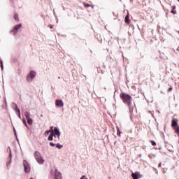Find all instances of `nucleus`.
<instances>
[{
    "mask_svg": "<svg viewBox=\"0 0 179 179\" xmlns=\"http://www.w3.org/2000/svg\"><path fill=\"white\" fill-rule=\"evenodd\" d=\"M120 96L122 102L128 106L129 111L131 113L133 112L134 108L131 106L132 97L131 95L125 94V92H122Z\"/></svg>",
    "mask_w": 179,
    "mask_h": 179,
    "instance_id": "obj_1",
    "label": "nucleus"
},
{
    "mask_svg": "<svg viewBox=\"0 0 179 179\" xmlns=\"http://www.w3.org/2000/svg\"><path fill=\"white\" fill-rule=\"evenodd\" d=\"M50 134V135L48 138V141H52L53 140V136L56 138V136H57V138L54 139L55 142H57L58 141H59V136L61 133L59 132L58 128L55 127V129L53 130V127H51L50 130L46 131L45 132V136L49 135Z\"/></svg>",
    "mask_w": 179,
    "mask_h": 179,
    "instance_id": "obj_2",
    "label": "nucleus"
},
{
    "mask_svg": "<svg viewBox=\"0 0 179 179\" xmlns=\"http://www.w3.org/2000/svg\"><path fill=\"white\" fill-rule=\"evenodd\" d=\"M34 157H35V159H36V162L38 163H39L40 164H42L44 163L45 161H44L43 158L42 157L40 152L36 151L34 153Z\"/></svg>",
    "mask_w": 179,
    "mask_h": 179,
    "instance_id": "obj_3",
    "label": "nucleus"
},
{
    "mask_svg": "<svg viewBox=\"0 0 179 179\" xmlns=\"http://www.w3.org/2000/svg\"><path fill=\"white\" fill-rule=\"evenodd\" d=\"M36 75V71H31L29 75L27 76V80L28 82L32 81V80L34 79Z\"/></svg>",
    "mask_w": 179,
    "mask_h": 179,
    "instance_id": "obj_4",
    "label": "nucleus"
},
{
    "mask_svg": "<svg viewBox=\"0 0 179 179\" xmlns=\"http://www.w3.org/2000/svg\"><path fill=\"white\" fill-rule=\"evenodd\" d=\"M24 171L26 173H29L31 171V166L27 161L23 162Z\"/></svg>",
    "mask_w": 179,
    "mask_h": 179,
    "instance_id": "obj_5",
    "label": "nucleus"
},
{
    "mask_svg": "<svg viewBox=\"0 0 179 179\" xmlns=\"http://www.w3.org/2000/svg\"><path fill=\"white\" fill-rule=\"evenodd\" d=\"M131 176L133 177V179H141V178L143 177V176L140 175V173L138 171H136L135 173H132Z\"/></svg>",
    "mask_w": 179,
    "mask_h": 179,
    "instance_id": "obj_6",
    "label": "nucleus"
},
{
    "mask_svg": "<svg viewBox=\"0 0 179 179\" xmlns=\"http://www.w3.org/2000/svg\"><path fill=\"white\" fill-rule=\"evenodd\" d=\"M178 120L177 118H174L172 120L171 122V127L172 128H177L178 127Z\"/></svg>",
    "mask_w": 179,
    "mask_h": 179,
    "instance_id": "obj_7",
    "label": "nucleus"
},
{
    "mask_svg": "<svg viewBox=\"0 0 179 179\" xmlns=\"http://www.w3.org/2000/svg\"><path fill=\"white\" fill-rule=\"evenodd\" d=\"M55 106L57 107H63V106H64L63 101H62V99H57L55 101Z\"/></svg>",
    "mask_w": 179,
    "mask_h": 179,
    "instance_id": "obj_8",
    "label": "nucleus"
},
{
    "mask_svg": "<svg viewBox=\"0 0 179 179\" xmlns=\"http://www.w3.org/2000/svg\"><path fill=\"white\" fill-rule=\"evenodd\" d=\"M55 179H62V173L57 169L55 170Z\"/></svg>",
    "mask_w": 179,
    "mask_h": 179,
    "instance_id": "obj_9",
    "label": "nucleus"
},
{
    "mask_svg": "<svg viewBox=\"0 0 179 179\" xmlns=\"http://www.w3.org/2000/svg\"><path fill=\"white\" fill-rule=\"evenodd\" d=\"M21 27H22V24H16V25L14 27L13 30L12 31V32H13L14 34H15L18 31L19 29L21 28Z\"/></svg>",
    "mask_w": 179,
    "mask_h": 179,
    "instance_id": "obj_10",
    "label": "nucleus"
},
{
    "mask_svg": "<svg viewBox=\"0 0 179 179\" xmlns=\"http://www.w3.org/2000/svg\"><path fill=\"white\" fill-rule=\"evenodd\" d=\"M124 21H125V23L127 24V25H129L130 23H131V21L129 20V15H126L125 18H124Z\"/></svg>",
    "mask_w": 179,
    "mask_h": 179,
    "instance_id": "obj_11",
    "label": "nucleus"
},
{
    "mask_svg": "<svg viewBox=\"0 0 179 179\" xmlns=\"http://www.w3.org/2000/svg\"><path fill=\"white\" fill-rule=\"evenodd\" d=\"M27 120L29 125H31V126L33 125L34 122H33L32 118L29 117L28 119H27Z\"/></svg>",
    "mask_w": 179,
    "mask_h": 179,
    "instance_id": "obj_12",
    "label": "nucleus"
},
{
    "mask_svg": "<svg viewBox=\"0 0 179 179\" xmlns=\"http://www.w3.org/2000/svg\"><path fill=\"white\" fill-rule=\"evenodd\" d=\"M24 115L25 116L26 120H27L28 118H30V115L28 111L24 112Z\"/></svg>",
    "mask_w": 179,
    "mask_h": 179,
    "instance_id": "obj_13",
    "label": "nucleus"
},
{
    "mask_svg": "<svg viewBox=\"0 0 179 179\" xmlns=\"http://www.w3.org/2000/svg\"><path fill=\"white\" fill-rule=\"evenodd\" d=\"M14 20H15V21H17V22L20 21L19 17H18V14L15 13V14L14 15Z\"/></svg>",
    "mask_w": 179,
    "mask_h": 179,
    "instance_id": "obj_14",
    "label": "nucleus"
},
{
    "mask_svg": "<svg viewBox=\"0 0 179 179\" xmlns=\"http://www.w3.org/2000/svg\"><path fill=\"white\" fill-rule=\"evenodd\" d=\"M176 134L179 136V126H177L175 129Z\"/></svg>",
    "mask_w": 179,
    "mask_h": 179,
    "instance_id": "obj_15",
    "label": "nucleus"
},
{
    "mask_svg": "<svg viewBox=\"0 0 179 179\" xmlns=\"http://www.w3.org/2000/svg\"><path fill=\"white\" fill-rule=\"evenodd\" d=\"M84 6H85V8L92 7V8H94V6H91V4H89V3H84Z\"/></svg>",
    "mask_w": 179,
    "mask_h": 179,
    "instance_id": "obj_16",
    "label": "nucleus"
},
{
    "mask_svg": "<svg viewBox=\"0 0 179 179\" xmlns=\"http://www.w3.org/2000/svg\"><path fill=\"white\" fill-rule=\"evenodd\" d=\"M117 135L118 136H121V131H120V129L118 127L117 128Z\"/></svg>",
    "mask_w": 179,
    "mask_h": 179,
    "instance_id": "obj_17",
    "label": "nucleus"
},
{
    "mask_svg": "<svg viewBox=\"0 0 179 179\" xmlns=\"http://www.w3.org/2000/svg\"><path fill=\"white\" fill-rule=\"evenodd\" d=\"M56 148H57L58 149H61L63 148V145L59 143H57L56 144Z\"/></svg>",
    "mask_w": 179,
    "mask_h": 179,
    "instance_id": "obj_18",
    "label": "nucleus"
},
{
    "mask_svg": "<svg viewBox=\"0 0 179 179\" xmlns=\"http://www.w3.org/2000/svg\"><path fill=\"white\" fill-rule=\"evenodd\" d=\"M23 123H24V125L27 128H28L27 123V121H26L25 119H23Z\"/></svg>",
    "mask_w": 179,
    "mask_h": 179,
    "instance_id": "obj_19",
    "label": "nucleus"
},
{
    "mask_svg": "<svg viewBox=\"0 0 179 179\" xmlns=\"http://www.w3.org/2000/svg\"><path fill=\"white\" fill-rule=\"evenodd\" d=\"M150 143H151V145L152 146H155L156 145V143L155 141H153V140H150Z\"/></svg>",
    "mask_w": 179,
    "mask_h": 179,
    "instance_id": "obj_20",
    "label": "nucleus"
},
{
    "mask_svg": "<svg viewBox=\"0 0 179 179\" xmlns=\"http://www.w3.org/2000/svg\"><path fill=\"white\" fill-rule=\"evenodd\" d=\"M173 90V87H170L169 89L168 90V92H171Z\"/></svg>",
    "mask_w": 179,
    "mask_h": 179,
    "instance_id": "obj_21",
    "label": "nucleus"
},
{
    "mask_svg": "<svg viewBox=\"0 0 179 179\" xmlns=\"http://www.w3.org/2000/svg\"><path fill=\"white\" fill-rule=\"evenodd\" d=\"M50 145L52 146V147H55V144L53 143L52 142H50Z\"/></svg>",
    "mask_w": 179,
    "mask_h": 179,
    "instance_id": "obj_22",
    "label": "nucleus"
},
{
    "mask_svg": "<svg viewBox=\"0 0 179 179\" xmlns=\"http://www.w3.org/2000/svg\"><path fill=\"white\" fill-rule=\"evenodd\" d=\"M17 115H19V114H21L20 110L18 108H17Z\"/></svg>",
    "mask_w": 179,
    "mask_h": 179,
    "instance_id": "obj_23",
    "label": "nucleus"
},
{
    "mask_svg": "<svg viewBox=\"0 0 179 179\" xmlns=\"http://www.w3.org/2000/svg\"><path fill=\"white\" fill-rule=\"evenodd\" d=\"M18 117H19L20 119H21V113H20V114L18 115Z\"/></svg>",
    "mask_w": 179,
    "mask_h": 179,
    "instance_id": "obj_24",
    "label": "nucleus"
},
{
    "mask_svg": "<svg viewBox=\"0 0 179 179\" xmlns=\"http://www.w3.org/2000/svg\"><path fill=\"white\" fill-rule=\"evenodd\" d=\"M171 13H173V14H176V13H175V11L174 10H171Z\"/></svg>",
    "mask_w": 179,
    "mask_h": 179,
    "instance_id": "obj_25",
    "label": "nucleus"
},
{
    "mask_svg": "<svg viewBox=\"0 0 179 179\" xmlns=\"http://www.w3.org/2000/svg\"><path fill=\"white\" fill-rule=\"evenodd\" d=\"M85 176H83L80 179H85Z\"/></svg>",
    "mask_w": 179,
    "mask_h": 179,
    "instance_id": "obj_26",
    "label": "nucleus"
},
{
    "mask_svg": "<svg viewBox=\"0 0 179 179\" xmlns=\"http://www.w3.org/2000/svg\"><path fill=\"white\" fill-rule=\"evenodd\" d=\"M1 67L3 68V65L2 64H1Z\"/></svg>",
    "mask_w": 179,
    "mask_h": 179,
    "instance_id": "obj_27",
    "label": "nucleus"
},
{
    "mask_svg": "<svg viewBox=\"0 0 179 179\" xmlns=\"http://www.w3.org/2000/svg\"><path fill=\"white\" fill-rule=\"evenodd\" d=\"M14 132H16V130H15V129H14Z\"/></svg>",
    "mask_w": 179,
    "mask_h": 179,
    "instance_id": "obj_28",
    "label": "nucleus"
},
{
    "mask_svg": "<svg viewBox=\"0 0 179 179\" xmlns=\"http://www.w3.org/2000/svg\"><path fill=\"white\" fill-rule=\"evenodd\" d=\"M177 51H179V49H178V48H177Z\"/></svg>",
    "mask_w": 179,
    "mask_h": 179,
    "instance_id": "obj_29",
    "label": "nucleus"
},
{
    "mask_svg": "<svg viewBox=\"0 0 179 179\" xmlns=\"http://www.w3.org/2000/svg\"><path fill=\"white\" fill-rule=\"evenodd\" d=\"M30 179H34V178H31Z\"/></svg>",
    "mask_w": 179,
    "mask_h": 179,
    "instance_id": "obj_30",
    "label": "nucleus"
},
{
    "mask_svg": "<svg viewBox=\"0 0 179 179\" xmlns=\"http://www.w3.org/2000/svg\"><path fill=\"white\" fill-rule=\"evenodd\" d=\"M178 33L179 34V31H178Z\"/></svg>",
    "mask_w": 179,
    "mask_h": 179,
    "instance_id": "obj_31",
    "label": "nucleus"
},
{
    "mask_svg": "<svg viewBox=\"0 0 179 179\" xmlns=\"http://www.w3.org/2000/svg\"><path fill=\"white\" fill-rule=\"evenodd\" d=\"M179 1V0H178Z\"/></svg>",
    "mask_w": 179,
    "mask_h": 179,
    "instance_id": "obj_32",
    "label": "nucleus"
},
{
    "mask_svg": "<svg viewBox=\"0 0 179 179\" xmlns=\"http://www.w3.org/2000/svg\"><path fill=\"white\" fill-rule=\"evenodd\" d=\"M85 179H87V178H85Z\"/></svg>",
    "mask_w": 179,
    "mask_h": 179,
    "instance_id": "obj_33",
    "label": "nucleus"
}]
</instances>
